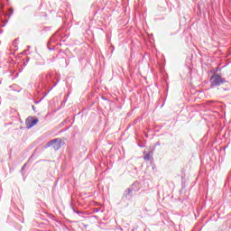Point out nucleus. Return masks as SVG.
Segmentation results:
<instances>
[{"mask_svg": "<svg viewBox=\"0 0 231 231\" xmlns=\"http://www.w3.org/2000/svg\"><path fill=\"white\" fill-rule=\"evenodd\" d=\"M211 84L212 86H221V84H225L226 80L225 79L221 78L218 74H215L211 77Z\"/></svg>", "mask_w": 231, "mask_h": 231, "instance_id": "1", "label": "nucleus"}, {"mask_svg": "<svg viewBox=\"0 0 231 231\" xmlns=\"http://www.w3.org/2000/svg\"><path fill=\"white\" fill-rule=\"evenodd\" d=\"M37 124H39V119H33V117H28L25 121L27 129H32V127L37 125Z\"/></svg>", "mask_w": 231, "mask_h": 231, "instance_id": "2", "label": "nucleus"}, {"mask_svg": "<svg viewBox=\"0 0 231 231\" xmlns=\"http://www.w3.org/2000/svg\"><path fill=\"white\" fill-rule=\"evenodd\" d=\"M51 145L55 151H59V149H60V141L59 139H54L51 142Z\"/></svg>", "mask_w": 231, "mask_h": 231, "instance_id": "3", "label": "nucleus"}]
</instances>
